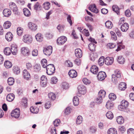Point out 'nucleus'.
Here are the masks:
<instances>
[{"mask_svg":"<svg viewBox=\"0 0 134 134\" xmlns=\"http://www.w3.org/2000/svg\"><path fill=\"white\" fill-rule=\"evenodd\" d=\"M121 103L123 105H124V106L126 108L129 105V103L128 102L124 100H122Z\"/></svg>","mask_w":134,"mask_h":134,"instance_id":"obj_58","label":"nucleus"},{"mask_svg":"<svg viewBox=\"0 0 134 134\" xmlns=\"http://www.w3.org/2000/svg\"><path fill=\"white\" fill-rule=\"evenodd\" d=\"M46 73L48 75H51L54 72L55 68L54 65L50 64L47 65L46 68Z\"/></svg>","mask_w":134,"mask_h":134,"instance_id":"obj_1","label":"nucleus"},{"mask_svg":"<svg viewBox=\"0 0 134 134\" xmlns=\"http://www.w3.org/2000/svg\"><path fill=\"white\" fill-rule=\"evenodd\" d=\"M4 66L7 68H10L12 66V64L11 62L9 61H6L4 63Z\"/></svg>","mask_w":134,"mask_h":134,"instance_id":"obj_31","label":"nucleus"},{"mask_svg":"<svg viewBox=\"0 0 134 134\" xmlns=\"http://www.w3.org/2000/svg\"><path fill=\"white\" fill-rule=\"evenodd\" d=\"M43 51L44 54L47 56L50 55L52 51V47L49 46L48 47H44Z\"/></svg>","mask_w":134,"mask_h":134,"instance_id":"obj_3","label":"nucleus"},{"mask_svg":"<svg viewBox=\"0 0 134 134\" xmlns=\"http://www.w3.org/2000/svg\"><path fill=\"white\" fill-rule=\"evenodd\" d=\"M118 62L121 64H123L125 62L124 58L122 56L118 57Z\"/></svg>","mask_w":134,"mask_h":134,"instance_id":"obj_35","label":"nucleus"},{"mask_svg":"<svg viewBox=\"0 0 134 134\" xmlns=\"http://www.w3.org/2000/svg\"><path fill=\"white\" fill-rule=\"evenodd\" d=\"M110 33L112 39L114 41L116 40L117 39V37L115 33L113 31H111Z\"/></svg>","mask_w":134,"mask_h":134,"instance_id":"obj_54","label":"nucleus"},{"mask_svg":"<svg viewBox=\"0 0 134 134\" xmlns=\"http://www.w3.org/2000/svg\"><path fill=\"white\" fill-rule=\"evenodd\" d=\"M41 64L42 67L44 68H46L47 66V60L45 59L42 60Z\"/></svg>","mask_w":134,"mask_h":134,"instance_id":"obj_33","label":"nucleus"},{"mask_svg":"<svg viewBox=\"0 0 134 134\" xmlns=\"http://www.w3.org/2000/svg\"><path fill=\"white\" fill-rule=\"evenodd\" d=\"M49 98L52 100H54L56 96L53 93L51 92L48 94Z\"/></svg>","mask_w":134,"mask_h":134,"instance_id":"obj_46","label":"nucleus"},{"mask_svg":"<svg viewBox=\"0 0 134 134\" xmlns=\"http://www.w3.org/2000/svg\"><path fill=\"white\" fill-rule=\"evenodd\" d=\"M82 117L81 116H78L77 118L76 121V123L77 124H81L82 122Z\"/></svg>","mask_w":134,"mask_h":134,"instance_id":"obj_51","label":"nucleus"},{"mask_svg":"<svg viewBox=\"0 0 134 134\" xmlns=\"http://www.w3.org/2000/svg\"><path fill=\"white\" fill-rule=\"evenodd\" d=\"M116 121L119 124H122L124 122V119L122 116H118L116 119Z\"/></svg>","mask_w":134,"mask_h":134,"instance_id":"obj_25","label":"nucleus"},{"mask_svg":"<svg viewBox=\"0 0 134 134\" xmlns=\"http://www.w3.org/2000/svg\"><path fill=\"white\" fill-rule=\"evenodd\" d=\"M111 80L113 83L115 84H116L118 82V78H117L114 75H112Z\"/></svg>","mask_w":134,"mask_h":134,"instance_id":"obj_41","label":"nucleus"},{"mask_svg":"<svg viewBox=\"0 0 134 134\" xmlns=\"http://www.w3.org/2000/svg\"><path fill=\"white\" fill-rule=\"evenodd\" d=\"M109 97L111 100H114L116 98V95L114 93H110L109 95Z\"/></svg>","mask_w":134,"mask_h":134,"instance_id":"obj_44","label":"nucleus"},{"mask_svg":"<svg viewBox=\"0 0 134 134\" xmlns=\"http://www.w3.org/2000/svg\"><path fill=\"white\" fill-rule=\"evenodd\" d=\"M23 11L24 15L29 17L31 15V13L29 10L27 8H24L23 9Z\"/></svg>","mask_w":134,"mask_h":134,"instance_id":"obj_30","label":"nucleus"},{"mask_svg":"<svg viewBox=\"0 0 134 134\" xmlns=\"http://www.w3.org/2000/svg\"><path fill=\"white\" fill-rule=\"evenodd\" d=\"M105 92L104 90H101L99 92L98 95V96H100V97L104 98L105 96Z\"/></svg>","mask_w":134,"mask_h":134,"instance_id":"obj_48","label":"nucleus"},{"mask_svg":"<svg viewBox=\"0 0 134 134\" xmlns=\"http://www.w3.org/2000/svg\"><path fill=\"white\" fill-rule=\"evenodd\" d=\"M66 37L64 36H62L58 38L57 40V43L59 45L63 44L67 41Z\"/></svg>","mask_w":134,"mask_h":134,"instance_id":"obj_4","label":"nucleus"},{"mask_svg":"<svg viewBox=\"0 0 134 134\" xmlns=\"http://www.w3.org/2000/svg\"><path fill=\"white\" fill-rule=\"evenodd\" d=\"M34 69L36 72L38 71L41 69L40 65L39 64H36L34 66Z\"/></svg>","mask_w":134,"mask_h":134,"instance_id":"obj_49","label":"nucleus"},{"mask_svg":"<svg viewBox=\"0 0 134 134\" xmlns=\"http://www.w3.org/2000/svg\"><path fill=\"white\" fill-rule=\"evenodd\" d=\"M32 40L31 37L27 35H25L23 36V41L25 43H30L31 42Z\"/></svg>","mask_w":134,"mask_h":134,"instance_id":"obj_6","label":"nucleus"},{"mask_svg":"<svg viewBox=\"0 0 134 134\" xmlns=\"http://www.w3.org/2000/svg\"><path fill=\"white\" fill-rule=\"evenodd\" d=\"M113 75H114L116 77L119 78L121 76L120 72L118 70H116L114 71V74Z\"/></svg>","mask_w":134,"mask_h":134,"instance_id":"obj_50","label":"nucleus"},{"mask_svg":"<svg viewBox=\"0 0 134 134\" xmlns=\"http://www.w3.org/2000/svg\"><path fill=\"white\" fill-rule=\"evenodd\" d=\"M68 74L69 76L72 78L75 77L77 76V72L74 70H70Z\"/></svg>","mask_w":134,"mask_h":134,"instance_id":"obj_20","label":"nucleus"},{"mask_svg":"<svg viewBox=\"0 0 134 134\" xmlns=\"http://www.w3.org/2000/svg\"><path fill=\"white\" fill-rule=\"evenodd\" d=\"M113 10L116 12L117 14H119V8L117 5H113L112 7Z\"/></svg>","mask_w":134,"mask_h":134,"instance_id":"obj_34","label":"nucleus"},{"mask_svg":"<svg viewBox=\"0 0 134 134\" xmlns=\"http://www.w3.org/2000/svg\"><path fill=\"white\" fill-rule=\"evenodd\" d=\"M105 26L108 29H111L112 28L113 24L110 21H107L105 23Z\"/></svg>","mask_w":134,"mask_h":134,"instance_id":"obj_28","label":"nucleus"},{"mask_svg":"<svg viewBox=\"0 0 134 134\" xmlns=\"http://www.w3.org/2000/svg\"><path fill=\"white\" fill-rule=\"evenodd\" d=\"M75 54L76 57L80 58L82 56V51L79 48L76 49L75 50Z\"/></svg>","mask_w":134,"mask_h":134,"instance_id":"obj_15","label":"nucleus"},{"mask_svg":"<svg viewBox=\"0 0 134 134\" xmlns=\"http://www.w3.org/2000/svg\"><path fill=\"white\" fill-rule=\"evenodd\" d=\"M127 134H134V129L131 128L127 130Z\"/></svg>","mask_w":134,"mask_h":134,"instance_id":"obj_64","label":"nucleus"},{"mask_svg":"<svg viewBox=\"0 0 134 134\" xmlns=\"http://www.w3.org/2000/svg\"><path fill=\"white\" fill-rule=\"evenodd\" d=\"M98 68L97 66L93 65L91 68L90 71L93 74H97L98 72Z\"/></svg>","mask_w":134,"mask_h":134,"instance_id":"obj_13","label":"nucleus"},{"mask_svg":"<svg viewBox=\"0 0 134 134\" xmlns=\"http://www.w3.org/2000/svg\"><path fill=\"white\" fill-rule=\"evenodd\" d=\"M28 27L30 29L33 31H36L37 27V26L36 24L31 22L29 23L28 24Z\"/></svg>","mask_w":134,"mask_h":134,"instance_id":"obj_9","label":"nucleus"},{"mask_svg":"<svg viewBox=\"0 0 134 134\" xmlns=\"http://www.w3.org/2000/svg\"><path fill=\"white\" fill-rule=\"evenodd\" d=\"M31 112L33 113H37L39 111V109L37 107H31L30 108Z\"/></svg>","mask_w":134,"mask_h":134,"instance_id":"obj_27","label":"nucleus"},{"mask_svg":"<svg viewBox=\"0 0 134 134\" xmlns=\"http://www.w3.org/2000/svg\"><path fill=\"white\" fill-rule=\"evenodd\" d=\"M21 52L25 56H28L30 54V51L27 48L23 47L21 49Z\"/></svg>","mask_w":134,"mask_h":134,"instance_id":"obj_10","label":"nucleus"},{"mask_svg":"<svg viewBox=\"0 0 134 134\" xmlns=\"http://www.w3.org/2000/svg\"><path fill=\"white\" fill-rule=\"evenodd\" d=\"M113 103L112 102L108 101L107 102L106 107L108 109H110L113 108Z\"/></svg>","mask_w":134,"mask_h":134,"instance_id":"obj_22","label":"nucleus"},{"mask_svg":"<svg viewBox=\"0 0 134 134\" xmlns=\"http://www.w3.org/2000/svg\"><path fill=\"white\" fill-rule=\"evenodd\" d=\"M62 85V87L65 89H67L69 87L68 84L66 82L63 83Z\"/></svg>","mask_w":134,"mask_h":134,"instance_id":"obj_57","label":"nucleus"},{"mask_svg":"<svg viewBox=\"0 0 134 134\" xmlns=\"http://www.w3.org/2000/svg\"><path fill=\"white\" fill-rule=\"evenodd\" d=\"M58 79L56 77H53L52 78L51 82L52 83L55 84L57 82Z\"/></svg>","mask_w":134,"mask_h":134,"instance_id":"obj_60","label":"nucleus"},{"mask_svg":"<svg viewBox=\"0 0 134 134\" xmlns=\"http://www.w3.org/2000/svg\"><path fill=\"white\" fill-rule=\"evenodd\" d=\"M65 63V65L68 67H72L73 66L72 63L69 60H66Z\"/></svg>","mask_w":134,"mask_h":134,"instance_id":"obj_56","label":"nucleus"},{"mask_svg":"<svg viewBox=\"0 0 134 134\" xmlns=\"http://www.w3.org/2000/svg\"><path fill=\"white\" fill-rule=\"evenodd\" d=\"M9 6L10 9L12 11L14 14H18V11L16 4L14 2H10L9 3Z\"/></svg>","mask_w":134,"mask_h":134,"instance_id":"obj_2","label":"nucleus"},{"mask_svg":"<svg viewBox=\"0 0 134 134\" xmlns=\"http://www.w3.org/2000/svg\"><path fill=\"white\" fill-rule=\"evenodd\" d=\"M107 133L108 134H117L116 129L114 128H111L109 129Z\"/></svg>","mask_w":134,"mask_h":134,"instance_id":"obj_29","label":"nucleus"},{"mask_svg":"<svg viewBox=\"0 0 134 134\" xmlns=\"http://www.w3.org/2000/svg\"><path fill=\"white\" fill-rule=\"evenodd\" d=\"M26 67L28 70H31L32 68V65L30 63H28L26 64Z\"/></svg>","mask_w":134,"mask_h":134,"instance_id":"obj_61","label":"nucleus"},{"mask_svg":"<svg viewBox=\"0 0 134 134\" xmlns=\"http://www.w3.org/2000/svg\"><path fill=\"white\" fill-rule=\"evenodd\" d=\"M3 15L5 16L8 17L10 15L11 12L10 10L7 9H5L3 10Z\"/></svg>","mask_w":134,"mask_h":134,"instance_id":"obj_19","label":"nucleus"},{"mask_svg":"<svg viewBox=\"0 0 134 134\" xmlns=\"http://www.w3.org/2000/svg\"><path fill=\"white\" fill-rule=\"evenodd\" d=\"M119 89L121 90H124L126 88V84L124 82L120 83L119 85Z\"/></svg>","mask_w":134,"mask_h":134,"instance_id":"obj_24","label":"nucleus"},{"mask_svg":"<svg viewBox=\"0 0 134 134\" xmlns=\"http://www.w3.org/2000/svg\"><path fill=\"white\" fill-rule=\"evenodd\" d=\"M4 52L5 55H8L11 54V51L9 48L7 47L4 49Z\"/></svg>","mask_w":134,"mask_h":134,"instance_id":"obj_32","label":"nucleus"},{"mask_svg":"<svg viewBox=\"0 0 134 134\" xmlns=\"http://www.w3.org/2000/svg\"><path fill=\"white\" fill-rule=\"evenodd\" d=\"M129 28L128 24L126 23H125L123 24L121 27V29L123 32L126 31Z\"/></svg>","mask_w":134,"mask_h":134,"instance_id":"obj_17","label":"nucleus"},{"mask_svg":"<svg viewBox=\"0 0 134 134\" xmlns=\"http://www.w3.org/2000/svg\"><path fill=\"white\" fill-rule=\"evenodd\" d=\"M73 102L74 105L75 106H77L79 104L78 98L76 96L74 97L73 99Z\"/></svg>","mask_w":134,"mask_h":134,"instance_id":"obj_40","label":"nucleus"},{"mask_svg":"<svg viewBox=\"0 0 134 134\" xmlns=\"http://www.w3.org/2000/svg\"><path fill=\"white\" fill-rule=\"evenodd\" d=\"M97 77L98 80L101 81L105 79L106 77V75L105 72L101 71L99 72Z\"/></svg>","mask_w":134,"mask_h":134,"instance_id":"obj_8","label":"nucleus"},{"mask_svg":"<svg viewBox=\"0 0 134 134\" xmlns=\"http://www.w3.org/2000/svg\"><path fill=\"white\" fill-rule=\"evenodd\" d=\"M64 26L63 25H59L57 26V28L60 32H62L64 30Z\"/></svg>","mask_w":134,"mask_h":134,"instance_id":"obj_45","label":"nucleus"},{"mask_svg":"<svg viewBox=\"0 0 134 134\" xmlns=\"http://www.w3.org/2000/svg\"><path fill=\"white\" fill-rule=\"evenodd\" d=\"M113 62V59L112 57H107L105 59L104 63L107 65L111 64Z\"/></svg>","mask_w":134,"mask_h":134,"instance_id":"obj_12","label":"nucleus"},{"mask_svg":"<svg viewBox=\"0 0 134 134\" xmlns=\"http://www.w3.org/2000/svg\"><path fill=\"white\" fill-rule=\"evenodd\" d=\"M60 120L59 119H56L53 122V124L54 126H58L60 123Z\"/></svg>","mask_w":134,"mask_h":134,"instance_id":"obj_59","label":"nucleus"},{"mask_svg":"<svg viewBox=\"0 0 134 134\" xmlns=\"http://www.w3.org/2000/svg\"><path fill=\"white\" fill-rule=\"evenodd\" d=\"M103 97H98L96 99V103L98 104H100L102 102V99Z\"/></svg>","mask_w":134,"mask_h":134,"instance_id":"obj_53","label":"nucleus"},{"mask_svg":"<svg viewBox=\"0 0 134 134\" xmlns=\"http://www.w3.org/2000/svg\"><path fill=\"white\" fill-rule=\"evenodd\" d=\"M106 115L108 118L110 119H112L114 116L112 113L110 111H108Z\"/></svg>","mask_w":134,"mask_h":134,"instance_id":"obj_36","label":"nucleus"},{"mask_svg":"<svg viewBox=\"0 0 134 134\" xmlns=\"http://www.w3.org/2000/svg\"><path fill=\"white\" fill-rule=\"evenodd\" d=\"M96 45L92 43H90L88 45V47L90 50L92 51H95Z\"/></svg>","mask_w":134,"mask_h":134,"instance_id":"obj_37","label":"nucleus"},{"mask_svg":"<svg viewBox=\"0 0 134 134\" xmlns=\"http://www.w3.org/2000/svg\"><path fill=\"white\" fill-rule=\"evenodd\" d=\"M13 38V35L10 32H8L5 35V38L6 40L8 41H11Z\"/></svg>","mask_w":134,"mask_h":134,"instance_id":"obj_16","label":"nucleus"},{"mask_svg":"<svg viewBox=\"0 0 134 134\" xmlns=\"http://www.w3.org/2000/svg\"><path fill=\"white\" fill-rule=\"evenodd\" d=\"M27 99L26 98H24L22 100L21 104L25 107H26L27 105Z\"/></svg>","mask_w":134,"mask_h":134,"instance_id":"obj_55","label":"nucleus"},{"mask_svg":"<svg viewBox=\"0 0 134 134\" xmlns=\"http://www.w3.org/2000/svg\"><path fill=\"white\" fill-rule=\"evenodd\" d=\"M23 75L24 78L26 80H28L30 77L29 73L26 69H24L23 72Z\"/></svg>","mask_w":134,"mask_h":134,"instance_id":"obj_18","label":"nucleus"},{"mask_svg":"<svg viewBox=\"0 0 134 134\" xmlns=\"http://www.w3.org/2000/svg\"><path fill=\"white\" fill-rule=\"evenodd\" d=\"M11 51L12 54L14 55H16L17 53V47L15 45L13 44L11 46Z\"/></svg>","mask_w":134,"mask_h":134,"instance_id":"obj_14","label":"nucleus"},{"mask_svg":"<svg viewBox=\"0 0 134 134\" xmlns=\"http://www.w3.org/2000/svg\"><path fill=\"white\" fill-rule=\"evenodd\" d=\"M20 110L19 109L16 108L13 110L11 113V116L16 118H18L19 116Z\"/></svg>","mask_w":134,"mask_h":134,"instance_id":"obj_5","label":"nucleus"},{"mask_svg":"<svg viewBox=\"0 0 134 134\" xmlns=\"http://www.w3.org/2000/svg\"><path fill=\"white\" fill-rule=\"evenodd\" d=\"M68 21L71 26L72 24V21L71 19V17L70 15H68L67 18Z\"/></svg>","mask_w":134,"mask_h":134,"instance_id":"obj_62","label":"nucleus"},{"mask_svg":"<svg viewBox=\"0 0 134 134\" xmlns=\"http://www.w3.org/2000/svg\"><path fill=\"white\" fill-rule=\"evenodd\" d=\"M43 6L44 9L48 10L50 8V3L48 2H46L43 4Z\"/></svg>","mask_w":134,"mask_h":134,"instance_id":"obj_39","label":"nucleus"},{"mask_svg":"<svg viewBox=\"0 0 134 134\" xmlns=\"http://www.w3.org/2000/svg\"><path fill=\"white\" fill-rule=\"evenodd\" d=\"M23 29L21 27H18L17 29V35L19 36H21L23 34Z\"/></svg>","mask_w":134,"mask_h":134,"instance_id":"obj_42","label":"nucleus"},{"mask_svg":"<svg viewBox=\"0 0 134 134\" xmlns=\"http://www.w3.org/2000/svg\"><path fill=\"white\" fill-rule=\"evenodd\" d=\"M35 38L36 40L39 42H41L43 40L42 35L41 34L38 33L35 36Z\"/></svg>","mask_w":134,"mask_h":134,"instance_id":"obj_26","label":"nucleus"},{"mask_svg":"<svg viewBox=\"0 0 134 134\" xmlns=\"http://www.w3.org/2000/svg\"><path fill=\"white\" fill-rule=\"evenodd\" d=\"M13 70L14 73L15 74H18L20 73V69L18 66L14 67Z\"/></svg>","mask_w":134,"mask_h":134,"instance_id":"obj_52","label":"nucleus"},{"mask_svg":"<svg viewBox=\"0 0 134 134\" xmlns=\"http://www.w3.org/2000/svg\"><path fill=\"white\" fill-rule=\"evenodd\" d=\"M14 82V80L13 78L10 77L8 79V83L9 85H13Z\"/></svg>","mask_w":134,"mask_h":134,"instance_id":"obj_43","label":"nucleus"},{"mask_svg":"<svg viewBox=\"0 0 134 134\" xmlns=\"http://www.w3.org/2000/svg\"><path fill=\"white\" fill-rule=\"evenodd\" d=\"M34 9L36 12H37V11H39L41 10V6L40 5L38 2H37L34 5Z\"/></svg>","mask_w":134,"mask_h":134,"instance_id":"obj_23","label":"nucleus"},{"mask_svg":"<svg viewBox=\"0 0 134 134\" xmlns=\"http://www.w3.org/2000/svg\"><path fill=\"white\" fill-rule=\"evenodd\" d=\"M78 90L79 93L82 94H85L86 92V87L82 85L78 86Z\"/></svg>","mask_w":134,"mask_h":134,"instance_id":"obj_7","label":"nucleus"},{"mask_svg":"<svg viewBox=\"0 0 134 134\" xmlns=\"http://www.w3.org/2000/svg\"><path fill=\"white\" fill-rule=\"evenodd\" d=\"M11 25V23L8 21L5 22L3 26L4 28L7 29L10 27Z\"/></svg>","mask_w":134,"mask_h":134,"instance_id":"obj_38","label":"nucleus"},{"mask_svg":"<svg viewBox=\"0 0 134 134\" xmlns=\"http://www.w3.org/2000/svg\"><path fill=\"white\" fill-rule=\"evenodd\" d=\"M38 54V51L36 49H34L32 52V55L33 56H36Z\"/></svg>","mask_w":134,"mask_h":134,"instance_id":"obj_63","label":"nucleus"},{"mask_svg":"<svg viewBox=\"0 0 134 134\" xmlns=\"http://www.w3.org/2000/svg\"><path fill=\"white\" fill-rule=\"evenodd\" d=\"M15 96L13 93H10L8 94L7 96V100L9 102H12L14 99Z\"/></svg>","mask_w":134,"mask_h":134,"instance_id":"obj_21","label":"nucleus"},{"mask_svg":"<svg viewBox=\"0 0 134 134\" xmlns=\"http://www.w3.org/2000/svg\"><path fill=\"white\" fill-rule=\"evenodd\" d=\"M89 9L92 12L97 13L98 12V10L97 9L96 5L95 4H92L90 5L88 7Z\"/></svg>","mask_w":134,"mask_h":134,"instance_id":"obj_11","label":"nucleus"},{"mask_svg":"<svg viewBox=\"0 0 134 134\" xmlns=\"http://www.w3.org/2000/svg\"><path fill=\"white\" fill-rule=\"evenodd\" d=\"M105 60L103 57H101L99 59L98 63L100 66H102L104 63Z\"/></svg>","mask_w":134,"mask_h":134,"instance_id":"obj_47","label":"nucleus"}]
</instances>
